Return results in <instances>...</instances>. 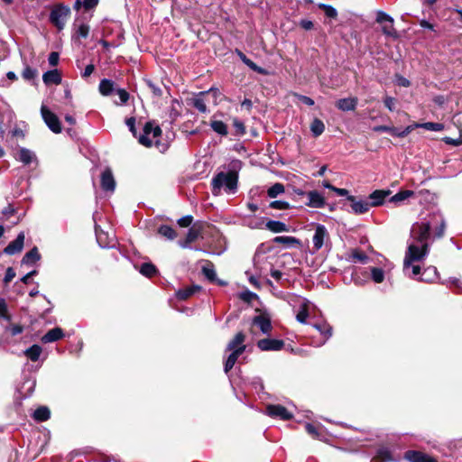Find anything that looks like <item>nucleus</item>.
Here are the masks:
<instances>
[{
	"mask_svg": "<svg viewBox=\"0 0 462 462\" xmlns=\"http://www.w3.org/2000/svg\"><path fill=\"white\" fill-rule=\"evenodd\" d=\"M446 226L445 217L439 212L432 213L411 226V242L404 258L405 269H408L411 262L420 261L429 254L430 239L441 238Z\"/></svg>",
	"mask_w": 462,
	"mask_h": 462,
	"instance_id": "nucleus-1",
	"label": "nucleus"
},
{
	"mask_svg": "<svg viewBox=\"0 0 462 462\" xmlns=\"http://www.w3.org/2000/svg\"><path fill=\"white\" fill-rule=\"evenodd\" d=\"M238 174L236 171H220L211 180V192L219 196L224 190L226 194H235L237 190Z\"/></svg>",
	"mask_w": 462,
	"mask_h": 462,
	"instance_id": "nucleus-2",
	"label": "nucleus"
},
{
	"mask_svg": "<svg viewBox=\"0 0 462 462\" xmlns=\"http://www.w3.org/2000/svg\"><path fill=\"white\" fill-rule=\"evenodd\" d=\"M245 335L243 332H238L234 338L227 344L226 351L231 352L224 365V371L227 374L235 365L237 358L245 351L246 346L245 345Z\"/></svg>",
	"mask_w": 462,
	"mask_h": 462,
	"instance_id": "nucleus-3",
	"label": "nucleus"
},
{
	"mask_svg": "<svg viewBox=\"0 0 462 462\" xmlns=\"http://www.w3.org/2000/svg\"><path fill=\"white\" fill-rule=\"evenodd\" d=\"M162 134V129L153 122H147L143 129V133L138 136V142L146 147H151L152 144H159L158 138Z\"/></svg>",
	"mask_w": 462,
	"mask_h": 462,
	"instance_id": "nucleus-4",
	"label": "nucleus"
},
{
	"mask_svg": "<svg viewBox=\"0 0 462 462\" xmlns=\"http://www.w3.org/2000/svg\"><path fill=\"white\" fill-rule=\"evenodd\" d=\"M70 15V8L63 4L53 5L50 14V22L59 30L61 31Z\"/></svg>",
	"mask_w": 462,
	"mask_h": 462,
	"instance_id": "nucleus-5",
	"label": "nucleus"
},
{
	"mask_svg": "<svg viewBox=\"0 0 462 462\" xmlns=\"http://www.w3.org/2000/svg\"><path fill=\"white\" fill-rule=\"evenodd\" d=\"M313 253L319 251L324 246L330 245L329 234L324 225L317 224L312 237Z\"/></svg>",
	"mask_w": 462,
	"mask_h": 462,
	"instance_id": "nucleus-6",
	"label": "nucleus"
},
{
	"mask_svg": "<svg viewBox=\"0 0 462 462\" xmlns=\"http://www.w3.org/2000/svg\"><path fill=\"white\" fill-rule=\"evenodd\" d=\"M41 114L44 123L51 131L55 134H60L61 132L62 128L59 117L44 105L41 107Z\"/></svg>",
	"mask_w": 462,
	"mask_h": 462,
	"instance_id": "nucleus-7",
	"label": "nucleus"
},
{
	"mask_svg": "<svg viewBox=\"0 0 462 462\" xmlns=\"http://www.w3.org/2000/svg\"><path fill=\"white\" fill-rule=\"evenodd\" d=\"M266 413L270 417L280 418L283 420L292 418V414L284 406L280 404H269L266 407Z\"/></svg>",
	"mask_w": 462,
	"mask_h": 462,
	"instance_id": "nucleus-8",
	"label": "nucleus"
},
{
	"mask_svg": "<svg viewBox=\"0 0 462 462\" xmlns=\"http://www.w3.org/2000/svg\"><path fill=\"white\" fill-rule=\"evenodd\" d=\"M257 346L262 351H279L283 348L284 342L281 339L263 338L257 342Z\"/></svg>",
	"mask_w": 462,
	"mask_h": 462,
	"instance_id": "nucleus-9",
	"label": "nucleus"
},
{
	"mask_svg": "<svg viewBox=\"0 0 462 462\" xmlns=\"http://www.w3.org/2000/svg\"><path fill=\"white\" fill-rule=\"evenodd\" d=\"M308 202L306 205L310 208H322L326 205L325 198L317 190H311L306 193Z\"/></svg>",
	"mask_w": 462,
	"mask_h": 462,
	"instance_id": "nucleus-10",
	"label": "nucleus"
},
{
	"mask_svg": "<svg viewBox=\"0 0 462 462\" xmlns=\"http://www.w3.org/2000/svg\"><path fill=\"white\" fill-rule=\"evenodd\" d=\"M404 457L409 462H438L435 457L417 450H409L405 452Z\"/></svg>",
	"mask_w": 462,
	"mask_h": 462,
	"instance_id": "nucleus-11",
	"label": "nucleus"
},
{
	"mask_svg": "<svg viewBox=\"0 0 462 462\" xmlns=\"http://www.w3.org/2000/svg\"><path fill=\"white\" fill-rule=\"evenodd\" d=\"M23 244L24 234L21 232L18 234L17 237L4 249V253L8 255L15 254L23 250Z\"/></svg>",
	"mask_w": 462,
	"mask_h": 462,
	"instance_id": "nucleus-12",
	"label": "nucleus"
},
{
	"mask_svg": "<svg viewBox=\"0 0 462 462\" xmlns=\"http://www.w3.org/2000/svg\"><path fill=\"white\" fill-rule=\"evenodd\" d=\"M347 200L351 202V208L356 214H364L366 213L371 205L366 200H356V198L352 195L347 196Z\"/></svg>",
	"mask_w": 462,
	"mask_h": 462,
	"instance_id": "nucleus-13",
	"label": "nucleus"
},
{
	"mask_svg": "<svg viewBox=\"0 0 462 462\" xmlns=\"http://www.w3.org/2000/svg\"><path fill=\"white\" fill-rule=\"evenodd\" d=\"M101 187L106 191H114L116 181L110 169H106L101 174Z\"/></svg>",
	"mask_w": 462,
	"mask_h": 462,
	"instance_id": "nucleus-14",
	"label": "nucleus"
},
{
	"mask_svg": "<svg viewBox=\"0 0 462 462\" xmlns=\"http://www.w3.org/2000/svg\"><path fill=\"white\" fill-rule=\"evenodd\" d=\"M253 324L256 325L263 334H269L272 330L271 320L265 315H258L254 317Z\"/></svg>",
	"mask_w": 462,
	"mask_h": 462,
	"instance_id": "nucleus-15",
	"label": "nucleus"
},
{
	"mask_svg": "<svg viewBox=\"0 0 462 462\" xmlns=\"http://www.w3.org/2000/svg\"><path fill=\"white\" fill-rule=\"evenodd\" d=\"M64 337V332L60 328H54L50 329L42 337V342L44 344L52 343L61 339Z\"/></svg>",
	"mask_w": 462,
	"mask_h": 462,
	"instance_id": "nucleus-16",
	"label": "nucleus"
},
{
	"mask_svg": "<svg viewBox=\"0 0 462 462\" xmlns=\"http://www.w3.org/2000/svg\"><path fill=\"white\" fill-rule=\"evenodd\" d=\"M357 103L358 99L356 97L341 98L337 102V107L344 112L354 111Z\"/></svg>",
	"mask_w": 462,
	"mask_h": 462,
	"instance_id": "nucleus-17",
	"label": "nucleus"
},
{
	"mask_svg": "<svg viewBox=\"0 0 462 462\" xmlns=\"http://www.w3.org/2000/svg\"><path fill=\"white\" fill-rule=\"evenodd\" d=\"M390 193H391L390 190H380V189L374 190L369 196V199L371 200V202H369V204L371 205V207H376V206L382 205L383 203L385 198L387 196H389Z\"/></svg>",
	"mask_w": 462,
	"mask_h": 462,
	"instance_id": "nucleus-18",
	"label": "nucleus"
},
{
	"mask_svg": "<svg viewBox=\"0 0 462 462\" xmlns=\"http://www.w3.org/2000/svg\"><path fill=\"white\" fill-rule=\"evenodd\" d=\"M18 161L27 165L32 163L34 161H37L36 155L33 152L26 148H20L18 152Z\"/></svg>",
	"mask_w": 462,
	"mask_h": 462,
	"instance_id": "nucleus-19",
	"label": "nucleus"
},
{
	"mask_svg": "<svg viewBox=\"0 0 462 462\" xmlns=\"http://www.w3.org/2000/svg\"><path fill=\"white\" fill-rule=\"evenodd\" d=\"M265 227L273 233L288 232L290 230L288 225L278 220H268L265 224Z\"/></svg>",
	"mask_w": 462,
	"mask_h": 462,
	"instance_id": "nucleus-20",
	"label": "nucleus"
},
{
	"mask_svg": "<svg viewBox=\"0 0 462 462\" xmlns=\"http://www.w3.org/2000/svg\"><path fill=\"white\" fill-rule=\"evenodd\" d=\"M313 327L325 337V339L317 346H322L332 336V327L327 322L316 323Z\"/></svg>",
	"mask_w": 462,
	"mask_h": 462,
	"instance_id": "nucleus-21",
	"label": "nucleus"
},
{
	"mask_svg": "<svg viewBox=\"0 0 462 462\" xmlns=\"http://www.w3.org/2000/svg\"><path fill=\"white\" fill-rule=\"evenodd\" d=\"M273 243L284 245L286 247H295L300 245V241L298 238L287 236L274 237Z\"/></svg>",
	"mask_w": 462,
	"mask_h": 462,
	"instance_id": "nucleus-22",
	"label": "nucleus"
},
{
	"mask_svg": "<svg viewBox=\"0 0 462 462\" xmlns=\"http://www.w3.org/2000/svg\"><path fill=\"white\" fill-rule=\"evenodd\" d=\"M42 80L46 85H50V84L58 85L61 82V76L57 69H52V70H49L43 74Z\"/></svg>",
	"mask_w": 462,
	"mask_h": 462,
	"instance_id": "nucleus-23",
	"label": "nucleus"
},
{
	"mask_svg": "<svg viewBox=\"0 0 462 462\" xmlns=\"http://www.w3.org/2000/svg\"><path fill=\"white\" fill-rule=\"evenodd\" d=\"M202 273L207 277V279L212 282H217L220 285L226 284V282L217 280L216 271L212 264H208L207 266H203Z\"/></svg>",
	"mask_w": 462,
	"mask_h": 462,
	"instance_id": "nucleus-24",
	"label": "nucleus"
},
{
	"mask_svg": "<svg viewBox=\"0 0 462 462\" xmlns=\"http://www.w3.org/2000/svg\"><path fill=\"white\" fill-rule=\"evenodd\" d=\"M40 259L41 254H39L37 247H33L24 254L22 260V263L30 265L39 261Z\"/></svg>",
	"mask_w": 462,
	"mask_h": 462,
	"instance_id": "nucleus-25",
	"label": "nucleus"
},
{
	"mask_svg": "<svg viewBox=\"0 0 462 462\" xmlns=\"http://www.w3.org/2000/svg\"><path fill=\"white\" fill-rule=\"evenodd\" d=\"M199 232L198 229L191 227L189 229L185 240L179 241V245L182 248H189V244L198 239Z\"/></svg>",
	"mask_w": 462,
	"mask_h": 462,
	"instance_id": "nucleus-26",
	"label": "nucleus"
},
{
	"mask_svg": "<svg viewBox=\"0 0 462 462\" xmlns=\"http://www.w3.org/2000/svg\"><path fill=\"white\" fill-rule=\"evenodd\" d=\"M199 290H200V286L193 285L190 287H187V288L179 290L176 292V296L179 300H184L189 299L190 296L194 295Z\"/></svg>",
	"mask_w": 462,
	"mask_h": 462,
	"instance_id": "nucleus-27",
	"label": "nucleus"
},
{
	"mask_svg": "<svg viewBox=\"0 0 462 462\" xmlns=\"http://www.w3.org/2000/svg\"><path fill=\"white\" fill-rule=\"evenodd\" d=\"M32 417L36 421H46L51 417V411L48 407L41 406L34 411Z\"/></svg>",
	"mask_w": 462,
	"mask_h": 462,
	"instance_id": "nucleus-28",
	"label": "nucleus"
},
{
	"mask_svg": "<svg viewBox=\"0 0 462 462\" xmlns=\"http://www.w3.org/2000/svg\"><path fill=\"white\" fill-rule=\"evenodd\" d=\"M95 230H96L97 241L102 248L114 246V244L112 243V241L108 240V236L105 232H103L102 230H99V228L97 226H96Z\"/></svg>",
	"mask_w": 462,
	"mask_h": 462,
	"instance_id": "nucleus-29",
	"label": "nucleus"
},
{
	"mask_svg": "<svg viewBox=\"0 0 462 462\" xmlns=\"http://www.w3.org/2000/svg\"><path fill=\"white\" fill-rule=\"evenodd\" d=\"M114 82L111 79H103L98 86V89L101 95L109 96L114 90Z\"/></svg>",
	"mask_w": 462,
	"mask_h": 462,
	"instance_id": "nucleus-30",
	"label": "nucleus"
},
{
	"mask_svg": "<svg viewBox=\"0 0 462 462\" xmlns=\"http://www.w3.org/2000/svg\"><path fill=\"white\" fill-rule=\"evenodd\" d=\"M42 347L39 345H32L31 347L24 350L23 354L32 361L35 362L40 358L42 354Z\"/></svg>",
	"mask_w": 462,
	"mask_h": 462,
	"instance_id": "nucleus-31",
	"label": "nucleus"
},
{
	"mask_svg": "<svg viewBox=\"0 0 462 462\" xmlns=\"http://www.w3.org/2000/svg\"><path fill=\"white\" fill-rule=\"evenodd\" d=\"M324 130H325L324 123L320 119L315 118L310 125V131H311L312 134L315 137H318L324 132Z\"/></svg>",
	"mask_w": 462,
	"mask_h": 462,
	"instance_id": "nucleus-32",
	"label": "nucleus"
},
{
	"mask_svg": "<svg viewBox=\"0 0 462 462\" xmlns=\"http://www.w3.org/2000/svg\"><path fill=\"white\" fill-rule=\"evenodd\" d=\"M376 458L379 459L380 462H388L395 460L393 457L391 450L387 448H379L377 450Z\"/></svg>",
	"mask_w": 462,
	"mask_h": 462,
	"instance_id": "nucleus-33",
	"label": "nucleus"
},
{
	"mask_svg": "<svg viewBox=\"0 0 462 462\" xmlns=\"http://www.w3.org/2000/svg\"><path fill=\"white\" fill-rule=\"evenodd\" d=\"M158 233L169 240H173L177 236L176 231L171 226L167 225H162L158 228Z\"/></svg>",
	"mask_w": 462,
	"mask_h": 462,
	"instance_id": "nucleus-34",
	"label": "nucleus"
},
{
	"mask_svg": "<svg viewBox=\"0 0 462 462\" xmlns=\"http://www.w3.org/2000/svg\"><path fill=\"white\" fill-rule=\"evenodd\" d=\"M414 195V192L412 190H401L399 192H397L395 195H393L390 201L391 202H394V203H398V202H402V201H404L405 199L412 197Z\"/></svg>",
	"mask_w": 462,
	"mask_h": 462,
	"instance_id": "nucleus-35",
	"label": "nucleus"
},
{
	"mask_svg": "<svg viewBox=\"0 0 462 462\" xmlns=\"http://www.w3.org/2000/svg\"><path fill=\"white\" fill-rule=\"evenodd\" d=\"M284 191H285L284 185L277 182L268 189L267 195L269 198L273 199V198H276L279 195L284 193Z\"/></svg>",
	"mask_w": 462,
	"mask_h": 462,
	"instance_id": "nucleus-36",
	"label": "nucleus"
},
{
	"mask_svg": "<svg viewBox=\"0 0 462 462\" xmlns=\"http://www.w3.org/2000/svg\"><path fill=\"white\" fill-rule=\"evenodd\" d=\"M210 126L213 129V131H215L220 135L225 136L228 133L227 126L222 121H212Z\"/></svg>",
	"mask_w": 462,
	"mask_h": 462,
	"instance_id": "nucleus-37",
	"label": "nucleus"
},
{
	"mask_svg": "<svg viewBox=\"0 0 462 462\" xmlns=\"http://www.w3.org/2000/svg\"><path fill=\"white\" fill-rule=\"evenodd\" d=\"M156 272V267L151 263H144L141 265L140 268V273L146 277L153 276Z\"/></svg>",
	"mask_w": 462,
	"mask_h": 462,
	"instance_id": "nucleus-38",
	"label": "nucleus"
},
{
	"mask_svg": "<svg viewBox=\"0 0 462 462\" xmlns=\"http://www.w3.org/2000/svg\"><path fill=\"white\" fill-rule=\"evenodd\" d=\"M382 32L385 36L391 37L393 39H397L399 37V34L395 30L393 23H386L385 24H383L382 27Z\"/></svg>",
	"mask_w": 462,
	"mask_h": 462,
	"instance_id": "nucleus-39",
	"label": "nucleus"
},
{
	"mask_svg": "<svg viewBox=\"0 0 462 462\" xmlns=\"http://www.w3.org/2000/svg\"><path fill=\"white\" fill-rule=\"evenodd\" d=\"M437 277V269L435 267H428L422 273V276L419 279L424 282H432Z\"/></svg>",
	"mask_w": 462,
	"mask_h": 462,
	"instance_id": "nucleus-40",
	"label": "nucleus"
},
{
	"mask_svg": "<svg viewBox=\"0 0 462 462\" xmlns=\"http://www.w3.org/2000/svg\"><path fill=\"white\" fill-rule=\"evenodd\" d=\"M420 128L426 129L428 131H433V132H440L444 130V125L440 123H433V122H427V123H420Z\"/></svg>",
	"mask_w": 462,
	"mask_h": 462,
	"instance_id": "nucleus-41",
	"label": "nucleus"
},
{
	"mask_svg": "<svg viewBox=\"0 0 462 462\" xmlns=\"http://www.w3.org/2000/svg\"><path fill=\"white\" fill-rule=\"evenodd\" d=\"M371 276L374 282L380 283L384 280V272L382 268L372 267Z\"/></svg>",
	"mask_w": 462,
	"mask_h": 462,
	"instance_id": "nucleus-42",
	"label": "nucleus"
},
{
	"mask_svg": "<svg viewBox=\"0 0 462 462\" xmlns=\"http://www.w3.org/2000/svg\"><path fill=\"white\" fill-rule=\"evenodd\" d=\"M193 106L196 109H198L200 113H207L208 107L207 105L202 98V96L200 94L193 99Z\"/></svg>",
	"mask_w": 462,
	"mask_h": 462,
	"instance_id": "nucleus-43",
	"label": "nucleus"
},
{
	"mask_svg": "<svg viewBox=\"0 0 462 462\" xmlns=\"http://www.w3.org/2000/svg\"><path fill=\"white\" fill-rule=\"evenodd\" d=\"M375 20L378 23H394L393 18L383 11H377Z\"/></svg>",
	"mask_w": 462,
	"mask_h": 462,
	"instance_id": "nucleus-44",
	"label": "nucleus"
},
{
	"mask_svg": "<svg viewBox=\"0 0 462 462\" xmlns=\"http://www.w3.org/2000/svg\"><path fill=\"white\" fill-rule=\"evenodd\" d=\"M319 7L325 12V14L328 18H337V11L331 5L326 4H319Z\"/></svg>",
	"mask_w": 462,
	"mask_h": 462,
	"instance_id": "nucleus-45",
	"label": "nucleus"
},
{
	"mask_svg": "<svg viewBox=\"0 0 462 462\" xmlns=\"http://www.w3.org/2000/svg\"><path fill=\"white\" fill-rule=\"evenodd\" d=\"M98 3V0H77L75 7L83 6L86 10L94 8Z\"/></svg>",
	"mask_w": 462,
	"mask_h": 462,
	"instance_id": "nucleus-46",
	"label": "nucleus"
},
{
	"mask_svg": "<svg viewBox=\"0 0 462 462\" xmlns=\"http://www.w3.org/2000/svg\"><path fill=\"white\" fill-rule=\"evenodd\" d=\"M0 319H4L7 321H10L11 317L8 314V307L5 302V300L3 298H0Z\"/></svg>",
	"mask_w": 462,
	"mask_h": 462,
	"instance_id": "nucleus-47",
	"label": "nucleus"
},
{
	"mask_svg": "<svg viewBox=\"0 0 462 462\" xmlns=\"http://www.w3.org/2000/svg\"><path fill=\"white\" fill-rule=\"evenodd\" d=\"M269 207L273 209L284 210L290 208V204L283 200H274L270 203Z\"/></svg>",
	"mask_w": 462,
	"mask_h": 462,
	"instance_id": "nucleus-48",
	"label": "nucleus"
},
{
	"mask_svg": "<svg viewBox=\"0 0 462 462\" xmlns=\"http://www.w3.org/2000/svg\"><path fill=\"white\" fill-rule=\"evenodd\" d=\"M411 262V263H412ZM404 272L407 273L408 276L411 278H415L417 275L420 273V267L419 265H411L410 264L408 269H405L403 265Z\"/></svg>",
	"mask_w": 462,
	"mask_h": 462,
	"instance_id": "nucleus-49",
	"label": "nucleus"
},
{
	"mask_svg": "<svg viewBox=\"0 0 462 462\" xmlns=\"http://www.w3.org/2000/svg\"><path fill=\"white\" fill-rule=\"evenodd\" d=\"M88 33H89V26L85 23L80 24L76 31V35L78 38L86 39L88 36Z\"/></svg>",
	"mask_w": 462,
	"mask_h": 462,
	"instance_id": "nucleus-50",
	"label": "nucleus"
},
{
	"mask_svg": "<svg viewBox=\"0 0 462 462\" xmlns=\"http://www.w3.org/2000/svg\"><path fill=\"white\" fill-rule=\"evenodd\" d=\"M119 97L120 102H116V105H125L129 100V93L124 88H118L116 90Z\"/></svg>",
	"mask_w": 462,
	"mask_h": 462,
	"instance_id": "nucleus-51",
	"label": "nucleus"
},
{
	"mask_svg": "<svg viewBox=\"0 0 462 462\" xmlns=\"http://www.w3.org/2000/svg\"><path fill=\"white\" fill-rule=\"evenodd\" d=\"M23 78L26 80L34 79L37 75V70L29 66H26L23 70Z\"/></svg>",
	"mask_w": 462,
	"mask_h": 462,
	"instance_id": "nucleus-52",
	"label": "nucleus"
},
{
	"mask_svg": "<svg viewBox=\"0 0 462 462\" xmlns=\"http://www.w3.org/2000/svg\"><path fill=\"white\" fill-rule=\"evenodd\" d=\"M245 65L248 66L252 70H254L259 74H262V75L267 74V71L263 68L259 67L250 59L245 61Z\"/></svg>",
	"mask_w": 462,
	"mask_h": 462,
	"instance_id": "nucleus-53",
	"label": "nucleus"
},
{
	"mask_svg": "<svg viewBox=\"0 0 462 462\" xmlns=\"http://www.w3.org/2000/svg\"><path fill=\"white\" fill-rule=\"evenodd\" d=\"M309 317L307 309L303 306L302 309L296 315V319L302 324H305Z\"/></svg>",
	"mask_w": 462,
	"mask_h": 462,
	"instance_id": "nucleus-54",
	"label": "nucleus"
},
{
	"mask_svg": "<svg viewBox=\"0 0 462 462\" xmlns=\"http://www.w3.org/2000/svg\"><path fill=\"white\" fill-rule=\"evenodd\" d=\"M145 82L155 96L161 97L162 95V89L158 86H156L152 80L146 79Z\"/></svg>",
	"mask_w": 462,
	"mask_h": 462,
	"instance_id": "nucleus-55",
	"label": "nucleus"
},
{
	"mask_svg": "<svg viewBox=\"0 0 462 462\" xmlns=\"http://www.w3.org/2000/svg\"><path fill=\"white\" fill-rule=\"evenodd\" d=\"M5 331H9L12 336H16L23 331V328L21 325H13L6 327Z\"/></svg>",
	"mask_w": 462,
	"mask_h": 462,
	"instance_id": "nucleus-56",
	"label": "nucleus"
},
{
	"mask_svg": "<svg viewBox=\"0 0 462 462\" xmlns=\"http://www.w3.org/2000/svg\"><path fill=\"white\" fill-rule=\"evenodd\" d=\"M443 141L447 144H450V145H453V146H458V145L462 144V134H460L459 137L457 138V139H453L451 137H445L443 139Z\"/></svg>",
	"mask_w": 462,
	"mask_h": 462,
	"instance_id": "nucleus-57",
	"label": "nucleus"
},
{
	"mask_svg": "<svg viewBox=\"0 0 462 462\" xmlns=\"http://www.w3.org/2000/svg\"><path fill=\"white\" fill-rule=\"evenodd\" d=\"M383 103H384V106L390 110V111H394L395 110V104H396V99L394 97H386L384 99H383Z\"/></svg>",
	"mask_w": 462,
	"mask_h": 462,
	"instance_id": "nucleus-58",
	"label": "nucleus"
},
{
	"mask_svg": "<svg viewBox=\"0 0 462 462\" xmlns=\"http://www.w3.org/2000/svg\"><path fill=\"white\" fill-rule=\"evenodd\" d=\"M192 220H193V217L189 215L188 216H185V217H180L179 220H178V224L180 225V226L181 227H188L190 226V224L192 223Z\"/></svg>",
	"mask_w": 462,
	"mask_h": 462,
	"instance_id": "nucleus-59",
	"label": "nucleus"
},
{
	"mask_svg": "<svg viewBox=\"0 0 462 462\" xmlns=\"http://www.w3.org/2000/svg\"><path fill=\"white\" fill-rule=\"evenodd\" d=\"M352 258L355 260V261H357V262H360V263H365L368 259L367 255L362 252H359V251H355L353 254H352Z\"/></svg>",
	"mask_w": 462,
	"mask_h": 462,
	"instance_id": "nucleus-60",
	"label": "nucleus"
},
{
	"mask_svg": "<svg viewBox=\"0 0 462 462\" xmlns=\"http://www.w3.org/2000/svg\"><path fill=\"white\" fill-rule=\"evenodd\" d=\"M15 276V272L12 267H8L5 272V275L4 278V282L5 284L9 283Z\"/></svg>",
	"mask_w": 462,
	"mask_h": 462,
	"instance_id": "nucleus-61",
	"label": "nucleus"
},
{
	"mask_svg": "<svg viewBox=\"0 0 462 462\" xmlns=\"http://www.w3.org/2000/svg\"><path fill=\"white\" fill-rule=\"evenodd\" d=\"M125 124L128 126L130 132L136 137V129H135V118L129 117L125 120Z\"/></svg>",
	"mask_w": 462,
	"mask_h": 462,
	"instance_id": "nucleus-62",
	"label": "nucleus"
},
{
	"mask_svg": "<svg viewBox=\"0 0 462 462\" xmlns=\"http://www.w3.org/2000/svg\"><path fill=\"white\" fill-rule=\"evenodd\" d=\"M59 59H60V56H59V53L58 52H51V54L49 55V58H48V61H49V64L52 67L56 66L59 62Z\"/></svg>",
	"mask_w": 462,
	"mask_h": 462,
	"instance_id": "nucleus-63",
	"label": "nucleus"
},
{
	"mask_svg": "<svg viewBox=\"0 0 462 462\" xmlns=\"http://www.w3.org/2000/svg\"><path fill=\"white\" fill-rule=\"evenodd\" d=\"M296 97H298V99L300 102H302L303 104H305L307 106H313L314 105V100L312 98H310V97L303 96V95H296Z\"/></svg>",
	"mask_w": 462,
	"mask_h": 462,
	"instance_id": "nucleus-64",
	"label": "nucleus"
}]
</instances>
